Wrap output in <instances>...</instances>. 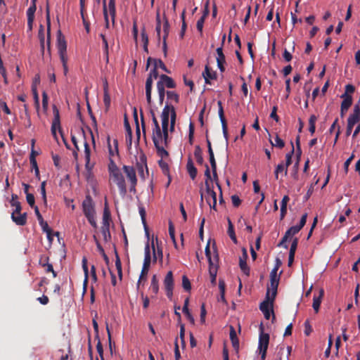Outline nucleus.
Wrapping results in <instances>:
<instances>
[{"label":"nucleus","instance_id":"f257e3e1","mask_svg":"<svg viewBox=\"0 0 360 360\" xmlns=\"http://www.w3.org/2000/svg\"><path fill=\"white\" fill-rule=\"evenodd\" d=\"M153 127V135L152 139L154 143V146L157 150V154L158 156L162 158H167L169 156V153L166 150H163L162 148H160L159 143H161V137H162V131L159 125L158 121L155 115V113L153 110L150 111Z\"/></svg>","mask_w":360,"mask_h":360},{"label":"nucleus","instance_id":"f03ea898","mask_svg":"<svg viewBox=\"0 0 360 360\" xmlns=\"http://www.w3.org/2000/svg\"><path fill=\"white\" fill-rule=\"evenodd\" d=\"M82 211L89 223L95 229L97 228L96 221L95 205L89 194L86 195L82 202Z\"/></svg>","mask_w":360,"mask_h":360},{"label":"nucleus","instance_id":"7ed1b4c3","mask_svg":"<svg viewBox=\"0 0 360 360\" xmlns=\"http://www.w3.org/2000/svg\"><path fill=\"white\" fill-rule=\"evenodd\" d=\"M151 263V255H150V245L147 243L144 248V260L143 264V267L141 269V272L137 283V288H139L141 281H146L147 275L150 269V265Z\"/></svg>","mask_w":360,"mask_h":360},{"label":"nucleus","instance_id":"20e7f679","mask_svg":"<svg viewBox=\"0 0 360 360\" xmlns=\"http://www.w3.org/2000/svg\"><path fill=\"white\" fill-rule=\"evenodd\" d=\"M57 48L60 56V60L63 68H67L68 58H67V43L65 37L63 35L61 31L59 30L57 32Z\"/></svg>","mask_w":360,"mask_h":360},{"label":"nucleus","instance_id":"39448f33","mask_svg":"<svg viewBox=\"0 0 360 360\" xmlns=\"http://www.w3.org/2000/svg\"><path fill=\"white\" fill-rule=\"evenodd\" d=\"M53 112L54 118L53 120L52 125H51L52 135L57 140L56 129H58L59 131V133L63 139L64 144L65 145V146L68 149H70V146L68 143L66 139H65L63 130L60 127L59 110H58V108L56 105H53Z\"/></svg>","mask_w":360,"mask_h":360},{"label":"nucleus","instance_id":"423d86ee","mask_svg":"<svg viewBox=\"0 0 360 360\" xmlns=\"http://www.w3.org/2000/svg\"><path fill=\"white\" fill-rule=\"evenodd\" d=\"M11 205L15 207V210L11 214V219L16 225L24 226L27 223V213H21V205L20 202H11Z\"/></svg>","mask_w":360,"mask_h":360},{"label":"nucleus","instance_id":"0eeeda50","mask_svg":"<svg viewBox=\"0 0 360 360\" xmlns=\"http://www.w3.org/2000/svg\"><path fill=\"white\" fill-rule=\"evenodd\" d=\"M103 15L105 19V27L108 29L110 27L108 13L111 17L112 24L115 25V15H116V8H115V0H109L108 2V11L106 6V0H103Z\"/></svg>","mask_w":360,"mask_h":360},{"label":"nucleus","instance_id":"6e6552de","mask_svg":"<svg viewBox=\"0 0 360 360\" xmlns=\"http://www.w3.org/2000/svg\"><path fill=\"white\" fill-rule=\"evenodd\" d=\"M274 300L271 301L270 298V290L268 289V290H266L265 300L259 305V309L264 314L266 319H269L271 313L274 314Z\"/></svg>","mask_w":360,"mask_h":360},{"label":"nucleus","instance_id":"1a4fd4ad","mask_svg":"<svg viewBox=\"0 0 360 360\" xmlns=\"http://www.w3.org/2000/svg\"><path fill=\"white\" fill-rule=\"evenodd\" d=\"M110 176L113 182L118 186L121 196L124 197L127 194V187L125 180L120 170H115V173Z\"/></svg>","mask_w":360,"mask_h":360},{"label":"nucleus","instance_id":"9d476101","mask_svg":"<svg viewBox=\"0 0 360 360\" xmlns=\"http://www.w3.org/2000/svg\"><path fill=\"white\" fill-rule=\"evenodd\" d=\"M269 342V335L262 332L259 338L258 349L261 354V360H264Z\"/></svg>","mask_w":360,"mask_h":360},{"label":"nucleus","instance_id":"9b49d317","mask_svg":"<svg viewBox=\"0 0 360 360\" xmlns=\"http://www.w3.org/2000/svg\"><path fill=\"white\" fill-rule=\"evenodd\" d=\"M164 287L166 291V295L169 299H172L173 296L174 289V278L173 273L172 271L167 272L164 279Z\"/></svg>","mask_w":360,"mask_h":360},{"label":"nucleus","instance_id":"f8f14e48","mask_svg":"<svg viewBox=\"0 0 360 360\" xmlns=\"http://www.w3.org/2000/svg\"><path fill=\"white\" fill-rule=\"evenodd\" d=\"M37 0H32L31 5L27 10V30L31 32L33 27V22L34 20V13L37 10L36 6Z\"/></svg>","mask_w":360,"mask_h":360},{"label":"nucleus","instance_id":"ddd939ff","mask_svg":"<svg viewBox=\"0 0 360 360\" xmlns=\"http://www.w3.org/2000/svg\"><path fill=\"white\" fill-rule=\"evenodd\" d=\"M217 105L219 107L218 113H219V119H220V121L221 123L223 134H224V136L226 142H228L229 134H228L227 122H226V120L224 116V109H223L221 101H219L217 102Z\"/></svg>","mask_w":360,"mask_h":360},{"label":"nucleus","instance_id":"4468645a","mask_svg":"<svg viewBox=\"0 0 360 360\" xmlns=\"http://www.w3.org/2000/svg\"><path fill=\"white\" fill-rule=\"evenodd\" d=\"M172 108H174L172 105H166L162 112V129L168 128L169 115L172 113Z\"/></svg>","mask_w":360,"mask_h":360},{"label":"nucleus","instance_id":"2eb2a0df","mask_svg":"<svg viewBox=\"0 0 360 360\" xmlns=\"http://www.w3.org/2000/svg\"><path fill=\"white\" fill-rule=\"evenodd\" d=\"M243 255L239 259V266L241 271L246 275H250V268L247 264L248 253L245 248H243Z\"/></svg>","mask_w":360,"mask_h":360},{"label":"nucleus","instance_id":"dca6fc26","mask_svg":"<svg viewBox=\"0 0 360 360\" xmlns=\"http://www.w3.org/2000/svg\"><path fill=\"white\" fill-rule=\"evenodd\" d=\"M84 158H85V168L86 169L90 172L93 169L94 164L91 163L90 161L91 156V150L89 143L85 141L84 142Z\"/></svg>","mask_w":360,"mask_h":360},{"label":"nucleus","instance_id":"f3484780","mask_svg":"<svg viewBox=\"0 0 360 360\" xmlns=\"http://www.w3.org/2000/svg\"><path fill=\"white\" fill-rule=\"evenodd\" d=\"M202 75L205 79V83L210 85L212 84V81L217 79V74L213 69H204Z\"/></svg>","mask_w":360,"mask_h":360},{"label":"nucleus","instance_id":"a211bd4d","mask_svg":"<svg viewBox=\"0 0 360 360\" xmlns=\"http://www.w3.org/2000/svg\"><path fill=\"white\" fill-rule=\"evenodd\" d=\"M170 30V25L168 21L167 18L164 15V22H163V32L164 35L162 37V48L164 51H166L167 49V38L168 37Z\"/></svg>","mask_w":360,"mask_h":360},{"label":"nucleus","instance_id":"6ab92c4d","mask_svg":"<svg viewBox=\"0 0 360 360\" xmlns=\"http://www.w3.org/2000/svg\"><path fill=\"white\" fill-rule=\"evenodd\" d=\"M123 171L125 173L129 182H137L136 174L135 169L131 166L124 165Z\"/></svg>","mask_w":360,"mask_h":360},{"label":"nucleus","instance_id":"aec40b11","mask_svg":"<svg viewBox=\"0 0 360 360\" xmlns=\"http://www.w3.org/2000/svg\"><path fill=\"white\" fill-rule=\"evenodd\" d=\"M299 240L297 238H295L292 240V242L290 245V252H289V256H288V266H291L294 262L295 258V254L297 248Z\"/></svg>","mask_w":360,"mask_h":360},{"label":"nucleus","instance_id":"412c9836","mask_svg":"<svg viewBox=\"0 0 360 360\" xmlns=\"http://www.w3.org/2000/svg\"><path fill=\"white\" fill-rule=\"evenodd\" d=\"M279 281L280 279H270V286L267 288V290H270V298L271 301L274 300L276 298Z\"/></svg>","mask_w":360,"mask_h":360},{"label":"nucleus","instance_id":"4be33fe9","mask_svg":"<svg viewBox=\"0 0 360 360\" xmlns=\"http://www.w3.org/2000/svg\"><path fill=\"white\" fill-rule=\"evenodd\" d=\"M323 295H324L323 289H320L319 295H314L312 307L316 313H317L319 311L320 305H321Z\"/></svg>","mask_w":360,"mask_h":360},{"label":"nucleus","instance_id":"5701e85b","mask_svg":"<svg viewBox=\"0 0 360 360\" xmlns=\"http://www.w3.org/2000/svg\"><path fill=\"white\" fill-rule=\"evenodd\" d=\"M160 158H161V160H160L158 161V165H159L160 167L161 168L162 173L168 177V182L167 184V187H168L172 181L171 176L169 174V165L166 162H165L162 160L164 158H162V157H160Z\"/></svg>","mask_w":360,"mask_h":360},{"label":"nucleus","instance_id":"b1692460","mask_svg":"<svg viewBox=\"0 0 360 360\" xmlns=\"http://www.w3.org/2000/svg\"><path fill=\"white\" fill-rule=\"evenodd\" d=\"M158 82H162L164 88L165 86L167 88H174L176 86V84L172 78L166 75H162Z\"/></svg>","mask_w":360,"mask_h":360},{"label":"nucleus","instance_id":"393cba45","mask_svg":"<svg viewBox=\"0 0 360 360\" xmlns=\"http://www.w3.org/2000/svg\"><path fill=\"white\" fill-rule=\"evenodd\" d=\"M156 243H157V252L155 250V247L154 245V241H152V248L153 251V262H155L158 259H159L160 262H162V258H163V254H162V250L161 248H159L158 246V238H156Z\"/></svg>","mask_w":360,"mask_h":360},{"label":"nucleus","instance_id":"a878e982","mask_svg":"<svg viewBox=\"0 0 360 360\" xmlns=\"http://www.w3.org/2000/svg\"><path fill=\"white\" fill-rule=\"evenodd\" d=\"M290 201V198L288 195H285L283 196L281 203V213H280V220H283L286 214H287V205L288 202Z\"/></svg>","mask_w":360,"mask_h":360},{"label":"nucleus","instance_id":"bb28decb","mask_svg":"<svg viewBox=\"0 0 360 360\" xmlns=\"http://www.w3.org/2000/svg\"><path fill=\"white\" fill-rule=\"evenodd\" d=\"M217 51V67L218 68H224V65L226 64V60H225V56L223 53V49L222 47H219L216 50Z\"/></svg>","mask_w":360,"mask_h":360},{"label":"nucleus","instance_id":"cd10ccee","mask_svg":"<svg viewBox=\"0 0 360 360\" xmlns=\"http://www.w3.org/2000/svg\"><path fill=\"white\" fill-rule=\"evenodd\" d=\"M153 79L151 77H148L146 82V100L148 104L151 103V92H152V86H153Z\"/></svg>","mask_w":360,"mask_h":360},{"label":"nucleus","instance_id":"c85d7f7f","mask_svg":"<svg viewBox=\"0 0 360 360\" xmlns=\"http://www.w3.org/2000/svg\"><path fill=\"white\" fill-rule=\"evenodd\" d=\"M187 172L189 174L190 177L194 180L197 176L198 170L194 166V164L191 158H188L186 165Z\"/></svg>","mask_w":360,"mask_h":360},{"label":"nucleus","instance_id":"c756f323","mask_svg":"<svg viewBox=\"0 0 360 360\" xmlns=\"http://www.w3.org/2000/svg\"><path fill=\"white\" fill-rule=\"evenodd\" d=\"M162 139H161V143H159L160 148H162L163 150H165V148L168 146L169 142V135H168V128L166 129H162Z\"/></svg>","mask_w":360,"mask_h":360},{"label":"nucleus","instance_id":"7c9ffc66","mask_svg":"<svg viewBox=\"0 0 360 360\" xmlns=\"http://www.w3.org/2000/svg\"><path fill=\"white\" fill-rule=\"evenodd\" d=\"M103 91H104L103 102H104L105 105L107 108H108L110 105V95L108 93V82H107L106 79H105L104 83H103Z\"/></svg>","mask_w":360,"mask_h":360},{"label":"nucleus","instance_id":"2f4dec72","mask_svg":"<svg viewBox=\"0 0 360 360\" xmlns=\"http://www.w3.org/2000/svg\"><path fill=\"white\" fill-rule=\"evenodd\" d=\"M150 66H153V68H166L165 64L161 60L154 59L151 58H148L147 60L146 68H150Z\"/></svg>","mask_w":360,"mask_h":360},{"label":"nucleus","instance_id":"473e14b6","mask_svg":"<svg viewBox=\"0 0 360 360\" xmlns=\"http://www.w3.org/2000/svg\"><path fill=\"white\" fill-rule=\"evenodd\" d=\"M194 156L198 165H202L204 164V159L202 157V151L200 146H195L194 150Z\"/></svg>","mask_w":360,"mask_h":360},{"label":"nucleus","instance_id":"72a5a7b5","mask_svg":"<svg viewBox=\"0 0 360 360\" xmlns=\"http://www.w3.org/2000/svg\"><path fill=\"white\" fill-rule=\"evenodd\" d=\"M341 98L343 99L341 107L344 109H349L352 104V97L350 95L342 94Z\"/></svg>","mask_w":360,"mask_h":360},{"label":"nucleus","instance_id":"f704fd0d","mask_svg":"<svg viewBox=\"0 0 360 360\" xmlns=\"http://www.w3.org/2000/svg\"><path fill=\"white\" fill-rule=\"evenodd\" d=\"M209 274L210 276V281L212 284H216V278L217 274V266L212 264L209 265Z\"/></svg>","mask_w":360,"mask_h":360},{"label":"nucleus","instance_id":"c9c22d12","mask_svg":"<svg viewBox=\"0 0 360 360\" xmlns=\"http://www.w3.org/2000/svg\"><path fill=\"white\" fill-rule=\"evenodd\" d=\"M282 172L284 173L285 176H286L288 174V167L286 165H284L283 162L278 164L276 167L274 174L276 179H278L279 174Z\"/></svg>","mask_w":360,"mask_h":360},{"label":"nucleus","instance_id":"e433bc0d","mask_svg":"<svg viewBox=\"0 0 360 360\" xmlns=\"http://www.w3.org/2000/svg\"><path fill=\"white\" fill-rule=\"evenodd\" d=\"M228 223H229V227H228V231H227L228 235L229 236V237L231 238L232 241L236 244L237 238H236V236L235 234L233 225L229 218H228Z\"/></svg>","mask_w":360,"mask_h":360},{"label":"nucleus","instance_id":"4c0bfd02","mask_svg":"<svg viewBox=\"0 0 360 360\" xmlns=\"http://www.w3.org/2000/svg\"><path fill=\"white\" fill-rule=\"evenodd\" d=\"M46 22H47V37H48V44L50 43V32H51V20H50V11L49 7L47 5L46 9Z\"/></svg>","mask_w":360,"mask_h":360},{"label":"nucleus","instance_id":"58836bf2","mask_svg":"<svg viewBox=\"0 0 360 360\" xmlns=\"http://www.w3.org/2000/svg\"><path fill=\"white\" fill-rule=\"evenodd\" d=\"M157 89H158V95H159L160 103L162 104L165 99V90L163 87V85L162 84V82L157 83Z\"/></svg>","mask_w":360,"mask_h":360},{"label":"nucleus","instance_id":"ea45409f","mask_svg":"<svg viewBox=\"0 0 360 360\" xmlns=\"http://www.w3.org/2000/svg\"><path fill=\"white\" fill-rule=\"evenodd\" d=\"M32 91L33 94L34 105L36 108L38 110L39 108V94L37 89V85L32 84Z\"/></svg>","mask_w":360,"mask_h":360},{"label":"nucleus","instance_id":"a19ab883","mask_svg":"<svg viewBox=\"0 0 360 360\" xmlns=\"http://www.w3.org/2000/svg\"><path fill=\"white\" fill-rule=\"evenodd\" d=\"M206 191L207 195L212 199L213 201H217V193L211 188L210 183L207 181H205Z\"/></svg>","mask_w":360,"mask_h":360},{"label":"nucleus","instance_id":"79ce46f5","mask_svg":"<svg viewBox=\"0 0 360 360\" xmlns=\"http://www.w3.org/2000/svg\"><path fill=\"white\" fill-rule=\"evenodd\" d=\"M110 219V213L109 212V210L107 207V205H105L104 211H103V226H109V221Z\"/></svg>","mask_w":360,"mask_h":360},{"label":"nucleus","instance_id":"37998d69","mask_svg":"<svg viewBox=\"0 0 360 360\" xmlns=\"http://www.w3.org/2000/svg\"><path fill=\"white\" fill-rule=\"evenodd\" d=\"M150 288L152 290V291L154 294H157L158 292L159 285H158V281L155 275H154L151 279V283H150Z\"/></svg>","mask_w":360,"mask_h":360},{"label":"nucleus","instance_id":"c03bdc74","mask_svg":"<svg viewBox=\"0 0 360 360\" xmlns=\"http://www.w3.org/2000/svg\"><path fill=\"white\" fill-rule=\"evenodd\" d=\"M270 143L273 146L278 148H283L285 146V142L278 136V135L276 136L274 142L270 140Z\"/></svg>","mask_w":360,"mask_h":360},{"label":"nucleus","instance_id":"a18cd8bd","mask_svg":"<svg viewBox=\"0 0 360 360\" xmlns=\"http://www.w3.org/2000/svg\"><path fill=\"white\" fill-rule=\"evenodd\" d=\"M46 263H42V259L39 260V264L43 267L45 268L46 272H51L53 270V265L49 263V258L48 257H45Z\"/></svg>","mask_w":360,"mask_h":360},{"label":"nucleus","instance_id":"49530a36","mask_svg":"<svg viewBox=\"0 0 360 360\" xmlns=\"http://www.w3.org/2000/svg\"><path fill=\"white\" fill-rule=\"evenodd\" d=\"M38 37H39V39L40 41V44L41 46V47L44 49L45 37H44V27L42 25H40V26H39Z\"/></svg>","mask_w":360,"mask_h":360},{"label":"nucleus","instance_id":"de8ad7c7","mask_svg":"<svg viewBox=\"0 0 360 360\" xmlns=\"http://www.w3.org/2000/svg\"><path fill=\"white\" fill-rule=\"evenodd\" d=\"M101 232H102L104 240L108 241V240L110 239L111 236H110L109 226H106V225L103 226L101 227Z\"/></svg>","mask_w":360,"mask_h":360},{"label":"nucleus","instance_id":"09e8293b","mask_svg":"<svg viewBox=\"0 0 360 360\" xmlns=\"http://www.w3.org/2000/svg\"><path fill=\"white\" fill-rule=\"evenodd\" d=\"M141 39L143 43V49L146 51H148V37L144 27L141 30Z\"/></svg>","mask_w":360,"mask_h":360},{"label":"nucleus","instance_id":"8fccbe9b","mask_svg":"<svg viewBox=\"0 0 360 360\" xmlns=\"http://www.w3.org/2000/svg\"><path fill=\"white\" fill-rule=\"evenodd\" d=\"M182 287L186 291H190L191 289V284L186 276H182Z\"/></svg>","mask_w":360,"mask_h":360},{"label":"nucleus","instance_id":"3c124183","mask_svg":"<svg viewBox=\"0 0 360 360\" xmlns=\"http://www.w3.org/2000/svg\"><path fill=\"white\" fill-rule=\"evenodd\" d=\"M46 182L45 181H44L41 182V186H40L41 194L44 204L45 205H46V204H47L46 193Z\"/></svg>","mask_w":360,"mask_h":360},{"label":"nucleus","instance_id":"603ef678","mask_svg":"<svg viewBox=\"0 0 360 360\" xmlns=\"http://www.w3.org/2000/svg\"><path fill=\"white\" fill-rule=\"evenodd\" d=\"M167 96L168 99L173 100L176 103L179 101V96L175 91H167Z\"/></svg>","mask_w":360,"mask_h":360},{"label":"nucleus","instance_id":"864d4df0","mask_svg":"<svg viewBox=\"0 0 360 360\" xmlns=\"http://www.w3.org/2000/svg\"><path fill=\"white\" fill-rule=\"evenodd\" d=\"M169 234L171 239L173 240V242L174 243L175 248H176L174 227V225L172 221H169Z\"/></svg>","mask_w":360,"mask_h":360},{"label":"nucleus","instance_id":"5fc2aeb1","mask_svg":"<svg viewBox=\"0 0 360 360\" xmlns=\"http://www.w3.org/2000/svg\"><path fill=\"white\" fill-rule=\"evenodd\" d=\"M291 145H292V150L290 153H287L286 155H285V165L288 167L290 165H291L292 163V156L293 155V153H294V146H293V143H291Z\"/></svg>","mask_w":360,"mask_h":360},{"label":"nucleus","instance_id":"6e6d98bb","mask_svg":"<svg viewBox=\"0 0 360 360\" xmlns=\"http://www.w3.org/2000/svg\"><path fill=\"white\" fill-rule=\"evenodd\" d=\"M115 266L117 270V274L120 279L122 277V264L119 257L117 255L115 260Z\"/></svg>","mask_w":360,"mask_h":360},{"label":"nucleus","instance_id":"4d7b16f0","mask_svg":"<svg viewBox=\"0 0 360 360\" xmlns=\"http://www.w3.org/2000/svg\"><path fill=\"white\" fill-rule=\"evenodd\" d=\"M176 117V114L175 109L172 108V113L171 115V120H170V128H169L170 131H173L174 130Z\"/></svg>","mask_w":360,"mask_h":360},{"label":"nucleus","instance_id":"13d9d810","mask_svg":"<svg viewBox=\"0 0 360 360\" xmlns=\"http://www.w3.org/2000/svg\"><path fill=\"white\" fill-rule=\"evenodd\" d=\"M307 214L305 213L304 214L301 219H300V224L298 225H296L295 226V227H297V230L300 231L303 227L305 225L306 222H307Z\"/></svg>","mask_w":360,"mask_h":360},{"label":"nucleus","instance_id":"bf43d9fd","mask_svg":"<svg viewBox=\"0 0 360 360\" xmlns=\"http://www.w3.org/2000/svg\"><path fill=\"white\" fill-rule=\"evenodd\" d=\"M205 20V18H204L203 17H200L196 23L197 30H198V32L200 33L201 35L202 34V29H203Z\"/></svg>","mask_w":360,"mask_h":360},{"label":"nucleus","instance_id":"052dcab7","mask_svg":"<svg viewBox=\"0 0 360 360\" xmlns=\"http://www.w3.org/2000/svg\"><path fill=\"white\" fill-rule=\"evenodd\" d=\"M300 231L297 230V227H295V226H291L290 229H288L285 234L286 236H288L289 238L297 234V233H299Z\"/></svg>","mask_w":360,"mask_h":360},{"label":"nucleus","instance_id":"680f3d73","mask_svg":"<svg viewBox=\"0 0 360 360\" xmlns=\"http://www.w3.org/2000/svg\"><path fill=\"white\" fill-rule=\"evenodd\" d=\"M194 135V125L192 122L189 124L188 141L190 144H193Z\"/></svg>","mask_w":360,"mask_h":360},{"label":"nucleus","instance_id":"e2e57ef3","mask_svg":"<svg viewBox=\"0 0 360 360\" xmlns=\"http://www.w3.org/2000/svg\"><path fill=\"white\" fill-rule=\"evenodd\" d=\"M39 224L41 227L42 231L45 232L46 234H49V232H52L51 229L49 226L47 222L45 221L44 220L41 221Z\"/></svg>","mask_w":360,"mask_h":360},{"label":"nucleus","instance_id":"0e129e2a","mask_svg":"<svg viewBox=\"0 0 360 360\" xmlns=\"http://www.w3.org/2000/svg\"><path fill=\"white\" fill-rule=\"evenodd\" d=\"M26 200H27V203L30 205V206L31 207H34L35 205H34V196L33 194L32 193H27L26 195Z\"/></svg>","mask_w":360,"mask_h":360},{"label":"nucleus","instance_id":"69168bd1","mask_svg":"<svg viewBox=\"0 0 360 360\" xmlns=\"http://www.w3.org/2000/svg\"><path fill=\"white\" fill-rule=\"evenodd\" d=\"M206 314H207V311L205 309V304L202 303L200 307V322L202 323H205V322Z\"/></svg>","mask_w":360,"mask_h":360},{"label":"nucleus","instance_id":"338daca9","mask_svg":"<svg viewBox=\"0 0 360 360\" xmlns=\"http://www.w3.org/2000/svg\"><path fill=\"white\" fill-rule=\"evenodd\" d=\"M205 255H206V257L207 258V260H208V262H209V265H212L213 262L212 260V257H211V252H210V244L209 243L207 244L206 247H205Z\"/></svg>","mask_w":360,"mask_h":360},{"label":"nucleus","instance_id":"774afa93","mask_svg":"<svg viewBox=\"0 0 360 360\" xmlns=\"http://www.w3.org/2000/svg\"><path fill=\"white\" fill-rule=\"evenodd\" d=\"M288 238H289V237L288 236H286L285 234H284L283 237L282 238L281 241L278 243V247H282L285 249H288V246L286 244V242L288 240Z\"/></svg>","mask_w":360,"mask_h":360}]
</instances>
